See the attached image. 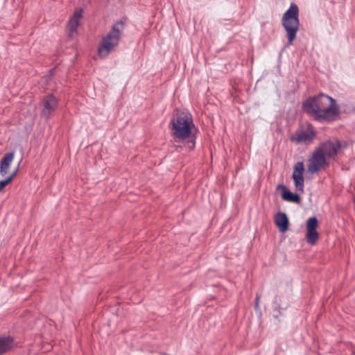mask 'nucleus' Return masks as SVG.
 <instances>
[{"label":"nucleus","instance_id":"1","mask_svg":"<svg viewBox=\"0 0 355 355\" xmlns=\"http://www.w3.org/2000/svg\"><path fill=\"white\" fill-rule=\"evenodd\" d=\"M303 110L317 121H332L339 113L336 101L323 94L307 99Z\"/></svg>","mask_w":355,"mask_h":355},{"label":"nucleus","instance_id":"2","mask_svg":"<svg viewBox=\"0 0 355 355\" xmlns=\"http://www.w3.org/2000/svg\"><path fill=\"white\" fill-rule=\"evenodd\" d=\"M169 128L172 136L175 139L184 140L191 138L194 128L191 115L189 112L175 110Z\"/></svg>","mask_w":355,"mask_h":355},{"label":"nucleus","instance_id":"3","mask_svg":"<svg viewBox=\"0 0 355 355\" xmlns=\"http://www.w3.org/2000/svg\"><path fill=\"white\" fill-rule=\"evenodd\" d=\"M124 24L122 21H116L111 31L103 38L98 47V55L101 58L107 57L118 45L121 39Z\"/></svg>","mask_w":355,"mask_h":355},{"label":"nucleus","instance_id":"4","mask_svg":"<svg viewBox=\"0 0 355 355\" xmlns=\"http://www.w3.org/2000/svg\"><path fill=\"white\" fill-rule=\"evenodd\" d=\"M298 16V7L296 4L292 3L282 17V24L286 32L289 45L293 43L296 38L297 33L299 31L300 21Z\"/></svg>","mask_w":355,"mask_h":355},{"label":"nucleus","instance_id":"5","mask_svg":"<svg viewBox=\"0 0 355 355\" xmlns=\"http://www.w3.org/2000/svg\"><path fill=\"white\" fill-rule=\"evenodd\" d=\"M328 166V162L324 155L316 149L313 152L311 157L309 159V164L307 166L308 171L311 173H315L325 166Z\"/></svg>","mask_w":355,"mask_h":355},{"label":"nucleus","instance_id":"6","mask_svg":"<svg viewBox=\"0 0 355 355\" xmlns=\"http://www.w3.org/2000/svg\"><path fill=\"white\" fill-rule=\"evenodd\" d=\"M317 148L326 158L334 159L341 148V144L338 140H328L322 142Z\"/></svg>","mask_w":355,"mask_h":355},{"label":"nucleus","instance_id":"7","mask_svg":"<svg viewBox=\"0 0 355 355\" xmlns=\"http://www.w3.org/2000/svg\"><path fill=\"white\" fill-rule=\"evenodd\" d=\"M58 99L53 95H48L42 101L41 115L45 119H49L57 109Z\"/></svg>","mask_w":355,"mask_h":355},{"label":"nucleus","instance_id":"8","mask_svg":"<svg viewBox=\"0 0 355 355\" xmlns=\"http://www.w3.org/2000/svg\"><path fill=\"white\" fill-rule=\"evenodd\" d=\"M318 221L316 217H310L306 221V240L309 244L315 245L319 239V233L317 231Z\"/></svg>","mask_w":355,"mask_h":355},{"label":"nucleus","instance_id":"9","mask_svg":"<svg viewBox=\"0 0 355 355\" xmlns=\"http://www.w3.org/2000/svg\"><path fill=\"white\" fill-rule=\"evenodd\" d=\"M315 137V131L312 125L307 124V125L299 130L295 135L291 137V140L297 143L308 144L312 141Z\"/></svg>","mask_w":355,"mask_h":355},{"label":"nucleus","instance_id":"10","mask_svg":"<svg viewBox=\"0 0 355 355\" xmlns=\"http://www.w3.org/2000/svg\"><path fill=\"white\" fill-rule=\"evenodd\" d=\"M304 164L301 162H297L294 166L293 172L292 174V178L293 180L296 191H299L300 193L304 192Z\"/></svg>","mask_w":355,"mask_h":355},{"label":"nucleus","instance_id":"11","mask_svg":"<svg viewBox=\"0 0 355 355\" xmlns=\"http://www.w3.org/2000/svg\"><path fill=\"white\" fill-rule=\"evenodd\" d=\"M83 9L76 10L69 21L68 35L71 38L76 33L77 28L80 24L79 21L83 17Z\"/></svg>","mask_w":355,"mask_h":355},{"label":"nucleus","instance_id":"12","mask_svg":"<svg viewBox=\"0 0 355 355\" xmlns=\"http://www.w3.org/2000/svg\"><path fill=\"white\" fill-rule=\"evenodd\" d=\"M15 157V152L6 153L0 162V174L6 176L9 171L10 165Z\"/></svg>","mask_w":355,"mask_h":355},{"label":"nucleus","instance_id":"13","mask_svg":"<svg viewBox=\"0 0 355 355\" xmlns=\"http://www.w3.org/2000/svg\"><path fill=\"white\" fill-rule=\"evenodd\" d=\"M275 223L281 232H285L288 227V219L285 213L279 212L275 216Z\"/></svg>","mask_w":355,"mask_h":355},{"label":"nucleus","instance_id":"14","mask_svg":"<svg viewBox=\"0 0 355 355\" xmlns=\"http://www.w3.org/2000/svg\"><path fill=\"white\" fill-rule=\"evenodd\" d=\"M13 345L14 343L12 338L10 336H0V355H3L10 351L12 348Z\"/></svg>","mask_w":355,"mask_h":355},{"label":"nucleus","instance_id":"15","mask_svg":"<svg viewBox=\"0 0 355 355\" xmlns=\"http://www.w3.org/2000/svg\"><path fill=\"white\" fill-rule=\"evenodd\" d=\"M282 198L288 202H300V198L296 193H293L291 191H289L286 187H283V191L282 194Z\"/></svg>","mask_w":355,"mask_h":355},{"label":"nucleus","instance_id":"16","mask_svg":"<svg viewBox=\"0 0 355 355\" xmlns=\"http://www.w3.org/2000/svg\"><path fill=\"white\" fill-rule=\"evenodd\" d=\"M17 168L16 170H15L5 180L0 181V192L2 191L3 190V189L12 181V180L17 175Z\"/></svg>","mask_w":355,"mask_h":355},{"label":"nucleus","instance_id":"17","mask_svg":"<svg viewBox=\"0 0 355 355\" xmlns=\"http://www.w3.org/2000/svg\"><path fill=\"white\" fill-rule=\"evenodd\" d=\"M195 143L194 139L191 138L187 141L186 146L189 150H191L195 148Z\"/></svg>","mask_w":355,"mask_h":355},{"label":"nucleus","instance_id":"18","mask_svg":"<svg viewBox=\"0 0 355 355\" xmlns=\"http://www.w3.org/2000/svg\"><path fill=\"white\" fill-rule=\"evenodd\" d=\"M255 300H256V306H258V304H259V297L258 296L256 297Z\"/></svg>","mask_w":355,"mask_h":355}]
</instances>
